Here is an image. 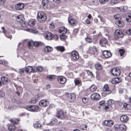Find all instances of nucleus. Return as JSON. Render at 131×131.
Returning <instances> with one entry per match:
<instances>
[{
    "label": "nucleus",
    "instance_id": "obj_22",
    "mask_svg": "<svg viewBox=\"0 0 131 131\" xmlns=\"http://www.w3.org/2000/svg\"><path fill=\"white\" fill-rule=\"evenodd\" d=\"M128 117L125 115H122L120 117V120L123 123H126L128 120Z\"/></svg>",
    "mask_w": 131,
    "mask_h": 131
},
{
    "label": "nucleus",
    "instance_id": "obj_20",
    "mask_svg": "<svg viewBox=\"0 0 131 131\" xmlns=\"http://www.w3.org/2000/svg\"><path fill=\"white\" fill-rule=\"evenodd\" d=\"M107 40L105 38H103L100 41L99 43L102 46L104 47L105 45L107 44Z\"/></svg>",
    "mask_w": 131,
    "mask_h": 131
},
{
    "label": "nucleus",
    "instance_id": "obj_40",
    "mask_svg": "<svg viewBox=\"0 0 131 131\" xmlns=\"http://www.w3.org/2000/svg\"><path fill=\"white\" fill-rule=\"evenodd\" d=\"M2 29L3 30V32L4 34L5 35V36L7 38L11 39L12 38V36H11L9 35V36H7V32L6 31L5 29V28L4 27H2Z\"/></svg>",
    "mask_w": 131,
    "mask_h": 131
},
{
    "label": "nucleus",
    "instance_id": "obj_57",
    "mask_svg": "<svg viewBox=\"0 0 131 131\" xmlns=\"http://www.w3.org/2000/svg\"><path fill=\"white\" fill-rule=\"evenodd\" d=\"M122 11L123 12H126L127 10V8L126 6H123L122 7Z\"/></svg>",
    "mask_w": 131,
    "mask_h": 131
},
{
    "label": "nucleus",
    "instance_id": "obj_6",
    "mask_svg": "<svg viewBox=\"0 0 131 131\" xmlns=\"http://www.w3.org/2000/svg\"><path fill=\"white\" fill-rule=\"evenodd\" d=\"M27 109L30 111L33 112H37L39 111V107L35 105L28 106L27 107Z\"/></svg>",
    "mask_w": 131,
    "mask_h": 131
},
{
    "label": "nucleus",
    "instance_id": "obj_53",
    "mask_svg": "<svg viewBox=\"0 0 131 131\" xmlns=\"http://www.w3.org/2000/svg\"><path fill=\"white\" fill-rule=\"evenodd\" d=\"M34 43L32 41H29L28 42V47L29 48H31V47H32V45H33V43Z\"/></svg>",
    "mask_w": 131,
    "mask_h": 131
},
{
    "label": "nucleus",
    "instance_id": "obj_24",
    "mask_svg": "<svg viewBox=\"0 0 131 131\" xmlns=\"http://www.w3.org/2000/svg\"><path fill=\"white\" fill-rule=\"evenodd\" d=\"M33 44L36 47H38L39 46H45V45L43 43L40 41H35L34 42Z\"/></svg>",
    "mask_w": 131,
    "mask_h": 131
},
{
    "label": "nucleus",
    "instance_id": "obj_60",
    "mask_svg": "<svg viewBox=\"0 0 131 131\" xmlns=\"http://www.w3.org/2000/svg\"><path fill=\"white\" fill-rule=\"evenodd\" d=\"M5 95V93L3 91H0V97H2Z\"/></svg>",
    "mask_w": 131,
    "mask_h": 131
},
{
    "label": "nucleus",
    "instance_id": "obj_34",
    "mask_svg": "<svg viewBox=\"0 0 131 131\" xmlns=\"http://www.w3.org/2000/svg\"><path fill=\"white\" fill-rule=\"evenodd\" d=\"M10 121L12 123L16 124H18V122L20 121V119L14 118L10 119Z\"/></svg>",
    "mask_w": 131,
    "mask_h": 131
},
{
    "label": "nucleus",
    "instance_id": "obj_2",
    "mask_svg": "<svg viewBox=\"0 0 131 131\" xmlns=\"http://www.w3.org/2000/svg\"><path fill=\"white\" fill-rule=\"evenodd\" d=\"M56 116L58 118L63 119L66 118V114L62 110H60L57 111Z\"/></svg>",
    "mask_w": 131,
    "mask_h": 131
},
{
    "label": "nucleus",
    "instance_id": "obj_19",
    "mask_svg": "<svg viewBox=\"0 0 131 131\" xmlns=\"http://www.w3.org/2000/svg\"><path fill=\"white\" fill-rule=\"evenodd\" d=\"M103 54L105 58H108L112 56L111 53L107 50H104L103 52Z\"/></svg>",
    "mask_w": 131,
    "mask_h": 131
},
{
    "label": "nucleus",
    "instance_id": "obj_46",
    "mask_svg": "<svg viewBox=\"0 0 131 131\" xmlns=\"http://www.w3.org/2000/svg\"><path fill=\"white\" fill-rule=\"evenodd\" d=\"M114 103V101L113 100L110 99L107 101L106 104H108V105H111L112 106Z\"/></svg>",
    "mask_w": 131,
    "mask_h": 131
},
{
    "label": "nucleus",
    "instance_id": "obj_25",
    "mask_svg": "<svg viewBox=\"0 0 131 131\" xmlns=\"http://www.w3.org/2000/svg\"><path fill=\"white\" fill-rule=\"evenodd\" d=\"M118 52L121 57H124L125 56V51L124 49H119Z\"/></svg>",
    "mask_w": 131,
    "mask_h": 131
},
{
    "label": "nucleus",
    "instance_id": "obj_12",
    "mask_svg": "<svg viewBox=\"0 0 131 131\" xmlns=\"http://www.w3.org/2000/svg\"><path fill=\"white\" fill-rule=\"evenodd\" d=\"M91 99L93 100L97 101L101 98L100 95L97 93H94L91 95Z\"/></svg>",
    "mask_w": 131,
    "mask_h": 131
},
{
    "label": "nucleus",
    "instance_id": "obj_27",
    "mask_svg": "<svg viewBox=\"0 0 131 131\" xmlns=\"http://www.w3.org/2000/svg\"><path fill=\"white\" fill-rule=\"evenodd\" d=\"M43 70L42 67L40 66H38V67L35 66L34 67L33 72H35L37 71L41 72Z\"/></svg>",
    "mask_w": 131,
    "mask_h": 131
},
{
    "label": "nucleus",
    "instance_id": "obj_48",
    "mask_svg": "<svg viewBox=\"0 0 131 131\" xmlns=\"http://www.w3.org/2000/svg\"><path fill=\"white\" fill-rule=\"evenodd\" d=\"M38 100L37 98L33 97L29 101V103H35L38 101Z\"/></svg>",
    "mask_w": 131,
    "mask_h": 131
},
{
    "label": "nucleus",
    "instance_id": "obj_35",
    "mask_svg": "<svg viewBox=\"0 0 131 131\" xmlns=\"http://www.w3.org/2000/svg\"><path fill=\"white\" fill-rule=\"evenodd\" d=\"M2 82L4 84L6 85L8 82V78L5 77H2L1 78Z\"/></svg>",
    "mask_w": 131,
    "mask_h": 131
},
{
    "label": "nucleus",
    "instance_id": "obj_41",
    "mask_svg": "<svg viewBox=\"0 0 131 131\" xmlns=\"http://www.w3.org/2000/svg\"><path fill=\"white\" fill-rule=\"evenodd\" d=\"M126 20L127 21L130 22L131 21V14L128 13L126 16Z\"/></svg>",
    "mask_w": 131,
    "mask_h": 131
},
{
    "label": "nucleus",
    "instance_id": "obj_47",
    "mask_svg": "<svg viewBox=\"0 0 131 131\" xmlns=\"http://www.w3.org/2000/svg\"><path fill=\"white\" fill-rule=\"evenodd\" d=\"M57 49L59 51L62 52L64 51V48L62 46H57L56 47Z\"/></svg>",
    "mask_w": 131,
    "mask_h": 131
},
{
    "label": "nucleus",
    "instance_id": "obj_23",
    "mask_svg": "<svg viewBox=\"0 0 131 131\" xmlns=\"http://www.w3.org/2000/svg\"><path fill=\"white\" fill-rule=\"evenodd\" d=\"M53 48L51 47L47 46L45 47L43 49L44 51L46 52H51L53 50Z\"/></svg>",
    "mask_w": 131,
    "mask_h": 131
},
{
    "label": "nucleus",
    "instance_id": "obj_5",
    "mask_svg": "<svg viewBox=\"0 0 131 131\" xmlns=\"http://www.w3.org/2000/svg\"><path fill=\"white\" fill-rule=\"evenodd\" d=\"M110 72L113 75L115 76L119 75L121 73L120 69L117 68H112L111 69Z\"/></svg>",
    "mask_w": 131,
    "mask_h": 131
},
{
    "label": "nucleus",
    "instance_id": "obj_3",
    "mask_svg": "<svg viewBox=\"0 0 131 131\" xmlns=\"http://www.w3.org/2000/svg\"><path fill=\"white\" fill-rule=\"evenodd\" d=\"M24 17L21 15H18L16 18L17 22L20 23L21 26L23 28L26 27V22L24 21Z\"/></svg>",
    "mask_w": 131,
    "mask_h": 131
},
{
    "label": "nucleus",
    "instance_id": "obj_58",
    "mask_svg": "<svg viewBox=\"0 0 131 131\" xmlns=\"http://www.w3.org/2000/svg\"><path fill=\"white\" fill-rule=\"evenodd\" d=\"M120 15L119 14H116L114 15V18L115 19H120Z\"/></svg>",
    "mask_w": 131,
    "mask_h": 131
},
{
    "label": "nucleus",
    "instance_id": "obj_26",
    "mask_svg": "<svg viewBox=\"0 0 131 131\" xmlns=\"http://www.w3.org/2000/svg\"><path fill=\"white\" fill-rule=\"evenodd\" d=\"M34 67H33L30 66H28L25 68V71L27 73H30L32 71L33 72Z\"/></svg>",
    "mask_w": 131,
    "mask_h": 131
},
{
    "label": "nucleus",
    "instance_id": "obj_51",
    "mask_svg": "<svg viewBox=\"0 0 131 131\" xmlns=\"http://www.w3.org/2000/svg\"><path fill=\"white\" fill-rule=\"evenodd\" d=\"M82 100L83 102L85 104L87 103L88 101V99L86 97H83L82 98Z\"/></svg>",
    "mask_w": 131,
    "mask_h": 131
},
{
    "label": "nucleus",
    "instance_id": "obj_29",
    "mask_svg": "<svg viewBox=\"0 0 131 131\" xmlns=\"http://www.w3.org/2000/svg\"><path fill=\"white\" fill-rule=\"evenodd\" d=\"M124 108L127 110H131V105L127 104L126 103H124L123 106Z\"/></svg>",
    "mask_w": 131,
    "mask_h": 131
},
{
    "label": "nucleus",
    "instance_id": "obj_63",
    "mask_svg": "<svg viewBox=\"0 0 131 131\" xmlns=\"http://www.w3.org/2000/svg\"><path fill=\"white\" fill-rule=\"evenodd\" d=\"M31 31L32 33L35 34H36L38 33V31L36 30V29H32L31 30Z\"/></svg>",
    "mask_w": 131,
    "mask_h": 131
},
{
    "label": "nucleus",
    "instance_id": "obj_11",
    "mask_svg": "<svg viewBox=\"0 0 131 131\" xmlns=\"http://www.w3.org/2000/svg\"><path fill=\"white\" fill-rule=\"evenodd\" d=\"M65 95L69 100H70L72 101L74 100L76 98V96L74 93H69L67 92L66 93Z\"/></svg>",
    "mask_w": 131,
    "mask_h": 131
},
{
    "label": "nucleus",
    "instance_id": "obj_42",
    "mask_svg": "<svg viewBox=\"0 0 131 131\" xmlns=\"http://www.w3.org/2000/svg\"><path fill=\"white\" fill-rule=\"evenodd\" d=\"M35 24V21L32 19L30 20L28 23V25L31 26H34Z\"/></svg>",
    "mask_w": 131,
    "mask_h": 131
},
{
    "label": "nucleus",
    "instance_id": "obj_36",
    "mask_svg": "<svg viewBox=\"0 0 131 131\" xmlns=\"http://www.w3.org/2000/svg\"><path fill=\"white\" fill-rule=\"evenodd\" d=\"M16 128V126L13 124L9 125L8 127V129L9 131H14Z\"/></svg>",
    "mask_w": 131,
    "mask_h": 131
},
{
    "label": "nucleus",
    "instance_id": "obj_52",
    "mask_svg": "<svg viewBox=\"0 0 131 131\" xmlns=\"http://www.w3.org/2000/svg\"><path fill=\"white\" fill-rule=\"evenodd\" d=\"M65 34L62 33V35H60V38L61 39L64 40L66 38L67 36L64 34Z\"/></svg>",
    "mask_w": 131,
    "mask_h": 131
},
{
    "label": "nucleus",
    "instance_id": "obj_38",
    "mask_svg": "<svg viewBox=\"0 0 131 131\" xmlns=\"http://www.w3.org/2000/svg\"><path fill=\"white\" fill-rule=\"evenodd\" d=\"M126 125L123 124H120V131H126Z\"/></svg>",
    "mask_w": 131,
    "mask_h": 131
},
{
    "label": "nucleus",
    "instance_id": "obj_62",
    "mask_svg": "<svg viewBox=\"0 0 131 131\" xmlns=\"http://www.w3.org/2000/svg\"><path fill=\"white\" fill-rule=\"evenodd\" d=\"M85 23L89 25L91 23V21L88 19H86L85 21Z\"/></svg>",
    "mask_w": 131,
    "mask_h": 131
},
{
    "label": "nucleus",
    "instance_id": "obj_18",
    "mask_svg": "<svg viewBox=\"0 0 131 131\" xmlns=\"http://www.w3.org/2000/svg\"><path fill=\"white\" fill-rule=\"evenodd\" d=\"M115 34L118 38H121L124 36V34L122 31L119 30L115 31Z\"/></svg>",
    "mask_w": 131,
    "mask_h": 131
},
{
    "label": "nucleus",
    "instance_id": "obj_49",
    "mask_svg": "<svg viewBox=\"0 0 131 131\" xmlns=\"http://www.w3.org/2000/svg\"><path fill=\"white\" fill-rule=\"evenodd\" d=\"M86 71L87 72L88 74L91 76V78H94L95 77L94 75H93L92 72L89 70H86Z\"/></svg>",
    "mask_w": 131,
    "mask_h": 131
},
{
    "label": "nucleus",
    "instance_id": "obj_54",
    "mask_svg": "<svg viewBox=\"0 0 131 131\" xmlns=\"http://www.w3.org/2000/svg\"><path fill=\"white\" fill-rule=\"evenodd\" d=\"M52 37V39H53L55 40H57L58 38V37L57 35H53V34Z\"/></svg>",
    "mask_w": 131,
    "mask_h": 131
},
{
    "label": "nucleus",
    "instance_id": "obj_33",
    "mask_svg": "<svg viewBox=\"0 0 131 131\" xmlns=\"http://www.w3.org/2000/svg\"><path fill=\"white\" fill-rule=\"evenodd\" d=\"M108 104H105L104 109L107 111H112L113 109V107L111 105H109Z\"/></svg>",
    "mask_w": 131,
    "mask_h": 131
},
{
    "label": "nucleus",
    "instance_id": "obj_61",
    "mask_svg": "<svg viewBox=\"0 0 131 131\" xmlns=\"http://www.w3.org/2000/svg\"><path fill=\"white\" fill-rule=\"evenodd\" d=\"M105 131H112V130L111 128L106 127L105 129Z\"/></svg>",
    "mask_w": 131,
    "mask_h": 131
},
{
    "label": "nucleus",
    "instance_id": "obj_21",
    "mask_svg": "<svg viewBox=\"0 0 131 131\" xmlns=\"http://www.w3.org/2000/svg\"><path fill=\"white\" fill-rule=\"evenodd\" d=\"M24 7V4L22 3H19L16 5L15 9L17 10H20L23 8Z\"/></svg>",
    "mask_w": 131,
    "mask_h": 131
},
{
    "label": "nucleus",
    "instance_id": "obj_13",
    "mask_svg": "<svg viewBox=\"0 0 131 131\" xmlns=\"http://www.w3.org/2000/svg\"><path fill=\"white\" fill-rule=\"evenodd\" d=\"M57 80L58 82L61 84H64L67 81L66 78L62 76H59L58 77Z\"/></svg>",
    "mask_w": 131,
    "mask_h": 131
},
{
    "label": "nucleus",
    "instance_id": "obj_7",
    "mask_svg": "<svg viewBox=\"0 0 131 131\" xmlns=\"http://www.w3.org/2000/svg\"><path fill=\"white\" fill-rule=\"evenodd\" d=\"M103 93L107 95L111 93V90L110 89L109 85L107 84H105L103 86Z\"/></svg>",
    "mask_w": 131,
    "mask_h": 131
},
{
    "label": "nucleus",
    "instance_id": "obj_39",
    "mask_svg": "<svg viewBox=\"0 0 131 131\" xmlns=\"http://www.w3.org/2000/svg\"><path fill=\"white\" fill-rule=\"evenodd\" d=\"M67 32V28L62 27H61L59 30V32L61 33L62 32L63 34H66Z\"/></svg>",
    "mask_w": 131,
    "mask_h": 131
},
{
    "label": "nucleus",
    "instance_id": "obj_4",
    "mask_svg": "<svg viewBox=\"0 0 131 131\" xmlns=\"http://www.w3.org/2000/svg\"><path fill=\"white\" fill-rule=\"evenodd\" d=\"M79 56L78 53L75 51H73L71 53V60L77 61L79 59Z\"/></svg>",
    "mask_w": 131,
    "mask_h": 131
},
{
    "label": "nucleus",
    "instance_id": "obj_56",
    "mask_svg": "<svg viewBox=\"0 0 131 131\" xmlns=\"http://www.w3.org/2000/svg\"><path fill=\"white\" fill-rule=\"evenodd\" d=\"M99 36L98 35H94L93 36V39L96 41L98 39Z\"/></svg>",
    "mask_w": 131,
    "mask_h": 131
},
{
    "label": "nucleus",
    "instance_id": "obj_17",
    "mask_svg": "<svg viewBox=\"0 0 131 131\" xmlns=\"http://www.w3.org/2000/svg\"><path fill=\"white\" fill-rule=\"evenodd\" d=\"M96 49L94 47H90L88 50V52L90 54H95L96 52Z\"/></svg>",
    "mask_w": 131,
    "mask_h": 131
},
{
    "label": "nucleus",
    "instance_id": "obj_50",
    "mask_svg": "<svg viewBox=\"0 0 131 131\" xmlns=\"http://www.w3.org/2000/svg\"><path fill=\"white\" fill-rule=\"evenodd\" d=\"M87 126L85 125L82 124L80 127V128L83 130H85L86 129Z\"/></svg>",
    "mask_w": 131,
    "mask_h": 131
},
{
    "label": "nucleus",
    "instance_id": "obj_37",
    "mask_svg": "<svg viewBox=\"0 0 131 131\" xmlns=\"http://www.w3.org/2000/svg\"><path fill=\"white\" fill-rule=\"evenodd\" d=\"M95 67L96 69L98 70H101L102 68V65L98 62L97 63L95 64Z\"/></svg>",
    "mask_w": 131,
    "mask_h": 131
},
{
    "label": "nucleus",
    "instance_id": "obj_44",
    "mask_svg": "<svg viewBox=\"0 0 131 131\" xmlns=\"http://www.w3.org/2000/svg\"><path fill=\"white\" fill-rule=\"evenodd\" d=\"M120 124H115L114 126V128L115 130L120 131Z\"/></svg>",
    "mask_w": 131,
    "mask_h": 131
},
{
    "label": "nucleus",
    "instance_id": "obj_10",
    "mask_svg": "<svg viewBox=\"0 0 131 131\" xmlns=\"http://www.w3.org/2000/svg\"><path fill=\"white\" fill-rule=\"evenodd\" d=\"M49 104L48 101L46 99H44L41 100L39 102V105L42 107H46L48 106Z\"/></svg>",
    "mask_w": 131,
    "mask_h": 131
},
{
    "label": "nucleus",
    "instance_id": "obj_31",
    "mask_svg": "<svg viewBox=\"0 0 131 131\" xmlns=\"http://www.w3.org/2000/svg\"><path fill=\"white\" fill-rule=\"evenodd\" d=\"M74 82L75 85H77L82 84L81 80L79 78H76L74 79Z\"/></svg>",
    "mask_w": 131,
    "mask_h": 131
},
{
    "label": "nucleus",
    "instance_id": "obj_15",
    "mask_svg": "<svg viewBox=\"0 0 131 131\" xmlns=\"http://www.w3.org/2000/svg\"><path fill=\"white\" fill-rule=\"evenodd\" d=\"M122 19L121 18H120V19H118L115 22L116 24L118 26L121 27H123L125 25Z\"/></svg>",
    "mask_w": 131,
    "mask_h": 131
},
{
    "label": "nucleus",
    "instance_id": "obj_8",
    "mask_svg": "<svg viewBox=\"0 0 131 131\" xmlns=\"http://www.w3.org/2000/svg\"><path fill=\"white\" fill-rule=\"evenodd\" d=\"M103 125L104 126L110 127H112L114 124V122L112 120H106L103 122Z\"/></svg>",
    "mask_w": 131,
    "mask_h": 131
},
{
    "label": "nucleus",
    "instance_id": "obj_45",
    "mask_svg": "<svg viewBox=\"0 0 131 131\" xmlns=\"http://www.w3.org/2000/svg\"><path fill=\"white\" fill-rule=\"evenodd\" d=\"M97 87L94 85H92L90 88V90L91 92H93L96 90Z\"/></svg>",
    "mask_w": 131,
    "mask_h": 131
},
{
    "label": "nucleus",
    "instance_id": "obj_30",
    "mask_svg": "<svg viewBox=\"0 0 131 131\" xmlns=\"http://www.w3.org/2000/svg\"><path fill=\"white\" fill-rule=\"evenodd\" d=\"M52 36L53 34L52 33L49 32H47L45 36L46 38L49 40H52Z\"/></svg>",
    "mask_w": 131,
    "mask_h": 131
},
{
    "label": "nucleus",
    "instance_id": "obj_32",
    "mask_svg": "<svg viewBox=\"0 0 131 131\" xmlns=\"http://www.w3.org/2000/svg\"><path fill=\"white\" fill-rule=\"evenodd\" d=\"M34 127L37 129H40L41 128L42 125L39 121H37L33 124Z\"/></svg>",
    "mask_w": 131,
    "mask_h": 131
},
{
    "label": "nucleus",
    "instance_id": "obj_1",
    "mask_svg": "<svg viewBox=\"0 0 131 131\" xmlns=\"http://www.w3.org/2000/svg\"><path fill=\"white\" fill-rule=\"evenodd\" d=\"M37 18L38 21L40 23L44 22L47 19L46 15L42 12L38 13Z\"/></svg>",
    "mask_w": 131,
    "mask_h": 131
},
{
    "label": "nucleus",
    "instance_id": "obj_55",
    "mask_svg": "<svg viewBox=\"0 0 131 131\" xmlns=\"http://www.w3.org/2000/svg\"><path fill=\"white\" fill-rule=\"evenodd\" d=\"M79 31V28H77L74 29L73 30V33L74 34H76Z\"/></svg>",
    "mask_w": 131,
    "mask_h": 131
},
{
    "label": "nucleus",
    "instance_id": "obj_14",
    "mask_svg": "<svg viewBox=\"0 0 131 131\" xmlns=\"http://www.w3.org/2000/svg\"><path fill=\"white\" fill-rule=\"evenodd\" d=\"M49 3V1L48 0H43L41 2V3L43 6L42 8L41 7V9H47L48 8V4Z\"/></svg>",
    "mask_w": 131,
    "mask_h": 131
},
{
    "label": "nucleus",
    "instance_id": "obj_16",
    "mask_svg": "<svg viewBox=\"0 0 131 131\" xmlns=\"http://www.w3.org/2000/svg\"><path fill=\"white\" fill-rule=\"evenodd\" d=\"M122 81L121 78H120L116 77L113 78L111 81V82L113 84H118L121 82Z\"/></svg>",
    "mask_w": 131,
    "mask_h": 131
},
{
    "label": "nucleus",
    "instance_id": "obj_9",
    "mask_svg": "<svg viewBox=\"0 0 131 131\" xmlns=\"http://www.w3.org/2000/svg\"><path fill=\"white\" fill-rule=\"evenodd\" d=\"M68 20L69 23L72 26L76 25L77 24L78 22L77 20L74 19L71 16L69 17Z\"/></svg>",
    "mask_w": 131,
    "mask_h": 131
},
{
    "label": "nucleus",
    "instance_id": "obj_28",
    "mask_svg": "<svg viewBox=\"0 0 131 131\" xmlns=\"http://www.w3.org/2000/svg\"><path fill=\"white\" fill-rule=\"evenodd\" d=\"M46 78L50 81H53L57 78V76L53 75H48L47 76Z\"/></svg>",
    "mask_w": 131,
    "mask_h": 131
},
{
    "label": "nucleus",
    "instance_id": "obj_59",
    "mask_svg": "<svg viewBox=\"0 0 131 131\" xmlns=\"http://www.w3.org/2000/svg\"><path fill=\"white\" fill-rule=\"evenodd\" d=\"M25 71V69H20L19 70V73L21 74H22L24 73Z\"/></svg>",
    "mask_w": 131,
    "mask_h": 131
},
{
    "label": "nucleus",
    "instance_id": "obj_43",
    "mask_svg": "<svg viewBox=\"0 0 131 131\" xmlns=\"http://www.w3.org/2000/svg\"><path fill=\"white\" fill-rule=\"evenodd\" d=\"M85 40L88 43H91L93 41L92 38L89 36H87V37L85 38Z\"/></svg>",
    "mask_w": 131,
    "mask_h": 131
},
{
    "label": "nucleus",
    "instance_id": "obj_64",
    "mask_svg": "<svg viewBox=\"0 0 131 131\" xmlns=\"http://www.w3.org/2000/svg\"><path fill=\"white\" fill-rule=\"evenodd\" d=\"M57 122V119H56L54 118L52 120V121L51 122H51L53 123V124H55V123H56Z\"/></svg>",
    "mask_w": 131,
    "mask_h": 131
}]
</instances>
